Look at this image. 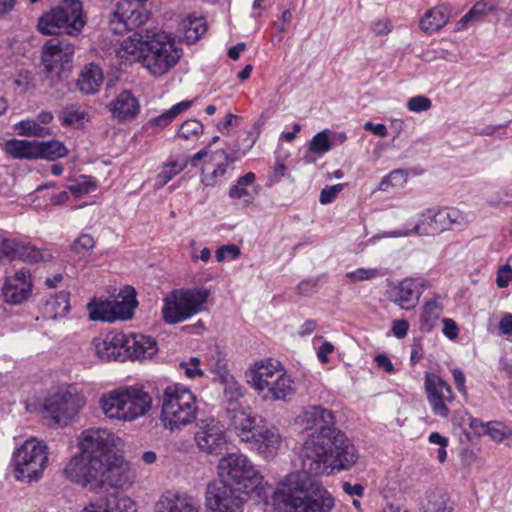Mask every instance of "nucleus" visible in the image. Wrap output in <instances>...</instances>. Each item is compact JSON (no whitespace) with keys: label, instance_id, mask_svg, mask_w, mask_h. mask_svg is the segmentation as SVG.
<instances>
[{"label":"nucleus","instance_id":"nucleus-25","mask_svg":"<svg viewBox=\"0 0 512 512\" xmlns=\"http://www.w3.org/2000/svg\"><path fill=\"white\" fill-rule=\"evenodd\" d=\"M98 512H137L135 503L126 496H120L118 490L98 491Z\"/></svg>","mask_w":512,"mask_h":512},{"label":"nucleus","instance_id":"nucleus-32","mask_svg":"<svg viewBox=\"0 0 512 512\" xmlns=\"http://www.w3.org/2000/svg\"><path fill=\"white\" fill-rule=\"evenodd\" d=\"M422 512L453 511L448 493L442 488L430 489L421 502Z\"/></svg>","mask_w":512,"mask_h":512},{"label":"nucleus","instance_id":"nucleus-7","mask_svg":"<svg viewBox=\"0 0 512 512\" xmlns=\"http://www.w3.org/2000/svg\"><path fill=\"white\" fill-rule=\"evenodd\" d=\"M79 454L71 458L64 468L71 482L93 491L96 487V430L87 429L79 438Z\"/></svg>","mask_w":512,"mask_h":512},{"label":"nucleus","instance_id":"nucleus-54","mask_svg":"<svg viewBox=\"0 0 512 512\" xmlns=\"http://www.w3.org/2000/svg\"><path fill=\"white\" fill-rule=\"evenodd\" d=\"M431 105V100L425 96H415L407 102V108L412 112L426 111L430 109Z\"/></svg>","mask_w":512,"mask_h":512},{"label":"nucleus","instance_id":"nucleus-63","mask_svg":"<svg viewBox=\"0 0 512 512\" xmlns=\"http://www.w3.org/2000/svg\"><path fill=\"white\" fill-rule=\"evenodd\" d=\"M342 489L349 496L362 497L364 495V487L359 483L351 484L350 482H344Z\"/></svg>","mask_w":512,"mask_h":512},{"label":"nucleus","instance_id":"nucleus-62","mask_svg":"<svg viewBox=\"0 0 512 512\" xmlns=\"http://www.w3.org/2000/svg\"><path fill=\"white\" fill-rule=\"evenodd\" d=\"M334 351V346L331 342H324L317 351V357L319 361L323 364H326L329 362L328 355L331 354Z\"/></svg>","mask_w":512,"mask_h":512},{"label":"nucleus","instance_id":"nucleus-33","mask_svg":"<svg viewBox=\"0 0 512 512\" xmlns=\"http://www.w3.org/2000/svg\"><path fill=\"white\" fill-rule=\"evenodd\" d=\"M69 310V292L67 291H60L55 295H51L44 305L46 316L54 319L64 317Z\"/></svg>","mask_w":512,"mask_h":512},{"label":"nucleus","instance_id":"nucleus-19","mask_svg":"<svg viewBox=\"0 0 512 512\" xmlns=\"http://www.w3.org/2000/svg\"><path fill=\"white\" fill-rule=\"evenodd\" d=\"M424 384L427 399L433 413L439 417L447 418L450 413L447 403H451L454 400L451 386L433 373L426 374Z\"/></svg>","mask_w":512,"mask_h":512},{"label":"nucleus","instance_id":"nucleus-52","mask_svg":"<svg viewBox=\"0 0 512 512\" xmlns=\"http://www.w3.org/2000/svg\"><path fill=\"white\" fill-rule=\"evenodd\" d=\"M380 275V270L376 268H358L355 271L349 272L347 277L351 281H364L375 278Z\"/></svg>","mask_w":512,"mask_h":512},{"label":"nucleus","instance_id":"nucleus-51","mask_svg":"<svg viewBox=\"0 0 512 512\" xmlns=\"http://www.w3.org/2000/svg\"><path fill=\"white\" fill-rule=\"evenodd\" d=\"M33 74L27 70L20 71L13 79V84L20 92H26L33 86Z\"/></svg>","mask_w":512,"mask_h":512},{"label":"nucleus","instance_id":"nucleus-36","mask_svg":"<svg viewBox=\"0 0 512 512\" xmlns=\"http://www.w3.org/2000/svg\"><path fill=\"white\" fill-rule=\"evenodd\" d=\"M440 297L436 296L428 300L423 307L422 321L427 332L431 331L438 323L442 314L443 307L439 301Z\"/></svg>","mask_w":512,"mask_h":512},{"label":"nucleus","instance_id":"nucleus-11","mask_svg":"<svg viewBox=\"0 0 512 512\" xmlns=\"http://www.w3.org/2000/svg\"><path fill=\"white\" fill-rule=\"evenodd\" d=\"M48 464V447L37 439L26 440L12 456L14 476L19 481H38Z\"/></svg>","mask_w":512,"mask_h":512},{"label":"nucleus","instance_id":"nucleus-48","mask_svg":"<svg viewBox=\"0 0 512 512\" xmlns=\"http://www.w3.org/2000/svg\"><path fill=\"white\" fill-rule=\"evenodd\" d=\"M19 243L20 241L7 238L3 234H0V260H16Z\"/></svg>","mask_w":512,"mask_h":512},{"label":"nucleus","instance_id":"nucleus-47","mask_svg":"<svg viewBox=\"0 0 512 512\" xmlns=\"http://www.w3.org/2000/svg\"><path fill=\"white\" fill-rule=\"evenodd\" d=\"M188 162L187 161H171L168 164H166L163 168V170L158 174L157 181L164 185L167 182H169L174 176L179 174L181 171H183Z\"/></svg>","mask_w":512,"mask_h":512},{"label":"nucleus","instance_id":"nucleus-42","mask_svg":"<svg viewBox=\"0 0 512 512\" xmlns=\"http://www.w3.org/2000/svg\"><path fill=\"white\" fill-rule=\"evenodd\" d=\"M120 439L107 429L98 427V455L102 453H119L116 449Z\"/></svg>","mask_w":512,"mask_h":512},{"label":"nucleus","instance_id":"nucleus-13","mask_svg":"<svg viewBox=\"0 0 512 512\" xmlns=\"http://www.w3.org/2000/svg\"><path fill=\"white\" fill-rule=\"evenodd\" d=\"M74 45L66 39L52 38L43 46L42 63L51 85L69 76Z\"/></svg>","mask_w":512,"mask_h":512},{"label":"nucleus","instance_id":"nucleus-5","mask_svg":"<svg viewBox=\"0 0 512 512\" xmlns=\"http://www.w3.org/2000/svg\"><path fill=\"white\" fill-rule=\"evenodd\" d=\"M229 426L239 436L241 441L250 443L251 448L256 450L265 458L276 453L281 444V436L274 427H259L255 423V417L252 416L249 409L244 407L226 412Z\"/></svg>","mask_w":512,"mask_h":512},{"label":"nucleus","instance_id":"nucleus-34","mask_svg":"<svg viewBox=\"0 0 512 512\" xmlns=\"http://www.w3.org/2000/svg\"><path fill=\"white\" fill-rule=\"evenodd\" d=\"M207 31L204 17L190 15L183 21V39L187 44L196 43Z\"/></svg>","mask_w":512,"mask_h":512},{"label":"nucleus","instance_id":"nucleus-58","mask_svg":"<svg viewBox=\"0 0 512 512\" xmlns=\"http://www.w3.org/2000/svg\"><path fill=\"white\" fill-rule=\"evenodd\" d=\"M443 334L450 340H454L458 337V326L453 319L443 318Z\"/></svg>","mask_w":512,"mask_h":512},{"label":"nucleus","instance_id":"nucleus-29","mask_svg":"<svg viewBox=\"0 0 512 512\" xmlns=\"http://www.w3.org/2000/svg\"><path fill=\"white\" fill-rule=\"evenodd\" d=\"M2 150L15 159H37V141H28L20 139L2 140L0 142Z\"/></svg>","mask_w":512,"mask_h":512},{"label":"nucleus","instance_id":"nucleus-24","mask_svg":"<svg viewBox=\"0 0 512 512\" xmlns=\"http://www.w3.org/2000/svg\"><path fill=\"white\" fill-rule=\"evenodd\" d=\"M146 34L136 31L132 36L123 40L116 48L115 55L121 65H131L144 58V42Z\"/></svg>","mask_w":512,"mask_h":512},{"label":"nucleus","instance_id":"nucleus-43","mask_svg":"<svg viewBox=\"0 0 512 512\" xmlns=\"http://www.w3.org/2000/svg\"><path fill=\"white\" fill-rule=\"evenodd\" d=\"M204 132L203 124L197 119H189L184 121L178 131L177 136L184 140L198 139Z\"/></svg>","mask_w":512,"mask_h":512},{"label":"nucleus","instance_id":"nucleus-1","mask_svg":"<svg viewBox=\"0 0 512 512\" xmlns=\"http://www.w3.org/2000/svg\"><path fill=\"white\" fill-rule=\"evenodd\" d=\"M301 418L307 429L314 430L300 452L302 470L286 475L272 499L282 512H332L334 496L314 477L350 470L359 454L354 443L335 427L331 410L309 406Z\"/></svg>","mask_w":512,"mask_h":512},{"label":"nucleus","instance_id":"nucleus-8","mask_svg":"<svg viewBox=\"0 0 512 512\" xmlns=\"http://www.w3.org/2000/svg\"><path fill=\"white\" fill-rule=\"evenodd\" d=\"M210 291L206 288L173 290L165 299L162 317L166 324L174 325L200 313L208 300Z\"/></svg>","mask_w":512,"mask_h":512},{"label":"nucleus","instance_id":"nucleus-12","mask_svg":"<svg viewBox=\"0 0 512 512\" xmlns=\"http://www.w3.org/2000/svg\"><path fill=\"white\" fill-rule=\"evenodd\" d=\"M85 25L82 3L79 0H66L39 18L38 29L45 35L57 34L63 30L68 35H77Z\"/></svg>","mask_w":512,"mask_h":512},{"label":"nucleus","instance_id":"nucleus-59","mask_svg":"<svg viewBox=\"0 0 512 512\" xmlns=\"http://www.w3.org/2000/svg\"><path fill=\"white\" fill-rule=\"evenodd\" d=\"M409 330V322L405 319L401 320H394L392 324V332L393 335L398 338L402 339L407 335V332Z\"/></svg>","mask_w":512,"mask_h":512},{"label":"nucleus","instance_id":"nucleus-26","mask_svg":"<svg viewBox=\"0 0 512 512\" xmlns=\"http://www.w3.org/2000/svg\"><path fill=\"white\" fill-rule=\"evenodd\" d=\"M453 9L450 4L443 3L428 10L420 20V28L423 32L431 34L444 27L450 17Z\"/></svg>","mask_w":512,"mask_h":512},{"label":"nucleus","instance_id":"nucleus-16","mask_svg":"<svg viewBox=\"0 0 512 512\" xmlns=\"http://www.w3.org/2000/svg\"><path fill=\"white\" fill-rule=\"evenodd\" d=\"M83 405L81 396L61 388L45 400L43 408L55 424L67 425Z\"/></svg>","mask_w":512,"mask_h":512},{"label":"nucleus","instance_id":"nucleus-55","mask_svg":"<svg viewBox=\"0 0 512 512\" xmlns=\"http://www.w3.org/2000/svg\"><path fill=\"white\" fill-rule=\"evenodd\" d=\"M239 255H240V249L238 246H236L234 244L222 246V247L218 248L215 253V257L218 262H223L228 257L231 259H236L239 257Z\"/></svg>","mask_w":512,"mask_h":512},{"label":"nucleus","instance_id":"nucleus-64","mask_svg":"<svg viewBox=\"0 0 512 512\" xmlns=\"http://www.w3.org/2000/svg\"><path fill=\"white\" fill-rule=\"evenodd\" d=\"M500 334L511 336L512 335V314L506 313L499 322Z\"/></svg>","mask_w":512,"mask_h":512},{"label":"nucleus","instance_id":"nucleus-37","mask_svg":"<svg viewBox=\"0 0 512 512\" xmlns=\"http://www.w3.org/2000/svg\"><path fill=\"white\" fill-rule=\"evenodd\" d=\"M77 89L83 94H93L96 87V64L85 65L76 81Z\"/></svg>","mask_w":512,"mask_h":512},{"label":"nucleus","instance_id":"nucleus-9","mask_svg":"<svg viewBox=\"0 0 512 512\" xmlns=\"http://www.w3.org/2000/svg\"><path fill=\"white\" fill-rule=\"evenodd\" d=\"M467 225L463 213L456 208H429L420 214L411 230H394L387 232V237H404L410 233L418 235H435L446 230L461 229Z\"/></svg>","mask_w":512,"mask_h":512},{"label":"nucleus","instance_id":"nucleus-53","mask_svg":"<svg viewBox=\"0 0 512 512\" xmlns=\"http://www.w3.org/2000/svg\"><path fill=\"white\" fill-rule=\"evenodd\" d=\"M342 189V184L325 186L320 192L319 202L323 205L332 203L336 199L338 193L342 191Z\"/></svg>","mask_w":512,"mask_h":512},{"label":"nucleus","instance_id":"nucleus-21","mask_svg":"<svg viewBox=\"0 0 512 512\" xmlns=\"http://www.w3.org/2000/svg\"><path fill=\"white\" fill-rule=\"evenodd\" d=\"M32 281L30 272L19 269L11 277H7L3 286V297L7 303L20 304L31 293Z\"/></svg>","mask_w":512,"mask_h":512},{"label":"nucleus","instance_id":"nucleus-3","mask_svg":"<svg viewBox=\"0 0 512 512\" xmlns=\"http://www.w3.org/2000/svg\"><path fill=\"white\" fill-rule=\"evenodd\" d=\"M152 396L143 385L123 386L100 399V405L107 418L132 422L145 416L152 408Z\"/></svg>","mask_w":512,"mask_h":512},{"label":"nucleus","instance_id":"nucleus-18","mask_svg":"<svg viewBox=\"0 0 512 512\" xmlns=\"http://www.w3.org/2000/svg\"><path fill=\"white\" fill-rule=\"evenodd\" d=\"M120 301H100L98 300V321L114 322L116 320H129L134 315V310L138 306L136 291L131 286H125L121 290Z\"/></svg>","mask_w":512,"mask_h":512},{"label":"nucleus","instance_id":"nucleus-15","mask_svg":"<svg viewBox=\"0 0 512 512\" xmlns=\"http://www.w3.org/2000/svg\"><path fill=\"white\" fill-rule=\"evenodd\" d=\"M98 491H104L107 485L117 490L130 482V467L120 453H102L98 455Z\"/></svg>","mask_w":512,"mask_h":512},{"label":"nucleus","instance_id":"nucleus-50","mask_svg":"<svg viewBox=\"0 0 512 512\" xmlns=\"http://www.w3.org/2000/svg\"><path fill=\"white\" fill-rule=\"evenodd\" d=\"M493 10V4L490 2L481 0L474 4L472 9L461 19V22H468L475 19L478 16L485 15L486 13Z\"/></svg>","mask_w":512,"mask_h":512},{"label":"nucleus","instance_id":"nucleus-46","mask_svg":"<svg viewBox=\"0 0 512 512\" xmlns=\"http://www.w3.org/2000/svg\"><path fill=\"white\" fill-rule=\"evenodd\" d=\"M85 119V113L76 104L66 106L61 112L60 120L64 126L81 124Z\"/></svg>","mask_w":512,"mask_h":512},{"label":"nucleus","instance_id":"nucleus-27","mask_svg":"<svg viewBox=\"0 0 512 512\" xmlns=\"http://www.w3.org/2000/svg\"><path fill=\"white\" fill-rule=\"evenodd\" d=\"M293 383L292 378L285 371L278 373V376L270 381L265 391L261 393V396L266 401H286L293 394Z\"/></svg>","mask_w":512,"mask_h":512},{"label":"nucleus","instance_id":"nucleus-57","mask_svg":"<svg viewBox=\"0 0 512 512\" xmlns=\"http://www.w3.org/2000/svg\"><path fill=\"white\" fill-rule=\"evenodd\" d=\"M68 188L73 195L80 197L94 190V185L86 180H81L69 185Z\"/></svg>","mask_w":512,"mask_h":512},{"label":"nucleus","instance_id":"nucleus-44","mask_svg":"<svg viewBox=\"0 0 512 512\" xmlns=\"http://www.w3.org/2000/svg\"><path fill=\"white\" fill-rule=\"evenodd\" d=\"M256 176L253 172H247L245 175L238 178L237 183L232 185L229 189L228 195L231 199H241L247 196V186L255 182Z\"/></svg>","mask_w":512,"mask_h":512},{"label":"nucleus","instance_id":"nucleus-23","mask_svg":"<svg viewBox=\"0 0 512 512\" xmlns=\"http://www.w3.org/2000/svg\"><path fill=\"white\" fill-rule=\"evenodd\" d=\"M107 108L117 121H132L140 112V103L131 91L123 90L107 105Z\"/></svg>","mask_w":512,"mask_h":512},{"label":"nucleus","instance_id":"nucleus-10","mask_svg":"<svg viewBox=\"0 0 512 512\" xmlns=\"http://www.w3.org/2000/svg\"><path fill=\"white\" fill-rule=\"evenodd\" d=\"M144 44L143 66L155 77L167 74L179 61L181 50L165 33L146 31Z\"/></svg>","mask_w":512,"mask_h":512},{"label":"nucleus","instance_id":"nucleus-14","mask_svg":"<svg viewBox=\"0 0 512 512\" xmlns=\"http://www.w3.org/2000/svg\"><path fill=\"white\" fill-rule=\"evenodd\" d=\"M150 17V12L139 3L120 0L109 14L108 30L115 35L139 29Z\"/></svg>","mask_w":512,"mask_h":512},{"label":"nucleus","instance_id":"nucleus-39","mask_svg":"<svg viewBox=\"0 0 512 512\" xmlns=\"http://www.w3.org/2000/svg\"><path fill=\"white\" fill-rule=\"evenodd\" d=\"M15 128L19 135L28 137L43 138L52 133L51 128L41 125L35 119L21 120L15 125Z\"/></svg>","mask_w":512,"mask_h":512},{"label":"nucleus","instance_id":"nucleus-49","mask_svg":"<svg viewBox=\"0 0 512 512\" xmlns=\"http://www.w3.org/2000/svg\"><path fill=\"white\" fill-rule=\"evenodd\" d=\"M485 435L496 442H502L506 437L512 435V428L502 422L491 421L486 423Z\"/></svg>","mask_w":512,"mask_h":512},{"label":"nucleus","instance_id":"nucleus-31","mask_svg":"<svg viewBox=\"0 0 512 512\" xmlns=\"http://www.w3.org/2000/svg\"><path fill=\"white\" fill-rule=\"evenodd\" d=\"M220 384L223 386V406L225 412H233L235 409L242 408L241 400L244 398L246 390L235 377Z\"/></svg>","mask_w":512,"mask_h":512},{"label":"nucleus","instance_id":"nucleus-56","mask_svg":"<svg viewBox=\"0 0 512 512\" xmlns=\"http://www.w3.org/2000/svg\"><path fill=\"white\" fill-rule=\"evenodd\" d=\"M512 281V268L509 264L502 265L496 278V284L499 288H505Z\"/></svg>","mask_w":512,"mask_h":512},{"label":"nucleus","instance_id":"nucleus-17","mask_svg":"<svg viewBox=\"0 0 512 512\" xmlns=\"http://www.w3.org/2000/svg\"><path fill=\"white\" fill-rule=\"evenodd\" d=\"M194 438L198 449L208 455L218 456L228 449L224 426L213 417L199 420Z\"/></svg>","mask_w":512,"mask_h":512},{"label":"nucleus","instance_id":"nucleus-61","mask_svg":"<svg viewBox=\"0 0 512 512\" xmlns=\"http://www.w3.org/2000/svg\"><path fill=\"white\" fill-rule=\"evenodd\" d=\"M452 376H453L457 390L461 394L466 395L467 394V390H466V386H465L466 378H465L464 372L461 369L456 368L452 371Z\"/></svg>","mask_w":512,"mask_h":512},{"label":"nucleus","instance_id":"nucleus-4","mask_svg":"<svg viewBox=\"0 0 512 512\" xmlns=\"http://www.w3.org/2000/svg\"><path fill=\"white\" fill-rule=\"evenodd\" d=\"M157 342L151 336L121 331H110L98 347V358L105 361H126L150 358L156 354Z\"/></svg>","mask_w":512,"mask_h":512},{"label":"nucleus","instance_id":"nucleus-38","mask_svg":"<svg viewBox=\"0 0 512 512\" xmlns=\"http://www.w3.org/2000/svg\"><path fill=\"white\" fill-rule=\"evenodd\" d=\"M52 258V254L48 250H41L29 243L20 242L18 247L17 259L25 262L36 263L46 261Z\"/></svg>","mask_w":512,"mask_h":512},{"label":"nucleus","instance_id":"nucleus-2","mask_svg":"<svg viewBox=\"0 0 512 512\" xmlns=\"http://www.w3.org/2000/svg\"><path fill=\"white\" fill-rule=\"evenodd\" d=\"M217 469L219 480L210 483L205 493L208 512H243V496L260 483L259 471L242 453L222 457Z\"/></svg>","mask_w":512,"mask_h":512},{"label":"nucleus","instance_id":"nucleus-45","mask_svg":"<svg viewBox=\"0 0 512 512\" xmlns=\"http://www.w3.org/2000/svg\"><path fill=\"white\" fill-rule=\"evenodd\" d=\"M95 239L93 233H81L80 236L74 240L71 245V251L78 255L79 257H83L94 249Z\"/></svg>","mask_w":512,"mask_h":512},{"label":"nucleus","instance_id":"nucleus-40","mask_svg":"<svg viewBox=\"0 0 512 512\" xmlns=\"http://www.w3.org/2000/svg\"><path fill=\"white\" fill-rule=\"evenodd\" d=\"M328 129L316 133L308 144V151L312 154L322 156L331 150L332 144L329 139Z\"/></svg>","mask_w":512,"mask_h":512},{"label":"nucleus","instance_id":"nucleus-60","mask_svg":"<svg viewBox=\"0 0 512 512\" xmlns=\"http://www.w3.org/2000/svg\"><path fill=\"white\" fill-rule=\"evenodd\" d=\"M174 118L170 115L168 110L161 115L154 117L148 121V126L150 127H158V128H164L168 126Z\"/></svg>","mask_w":512,"mask_h":512},{"label":"nucleus","instance_id":"nucleus-30","mask_svg":"<svg viewBox=\"0 0 512 512\" xmlns=\"http://www.w3.org/2000/svg\"><path fill=\"white\" fill-rule=\"evenodd\" d=\"M157 512H197V508L191 497L168 491L158 501Z\"/></svg>","mask_w":512,"mask_h":512},{"label":"nucleus","instance_id":"nucleus-28","mask_svg":"<svg viewBox=\"0 0 512 512\" xmlns=\"http://www.w3.org/2000/svg\"><path fill=\"white\" fill-rule=\"evenodd\" d=\"M253 143L250 144L245 150L241 151L240 149L233 147L232 153H228L225 150L221 149L216 152L225 160V163H219L215 167V169L208 175L202 177L201 181L205 186L213 187L217 183L218 178H222L226 175L229 164H233L235 161L240 159L242 156L246 154V152L252 147Z\"/></svg>","mask_w":512,"mask_h":512},{"label":"nucleus","instance_id":"nucleus-22","mask_svg":"<svg viewBox=\"0 0 512 512\" xmlns=\"http://www.w3.org/2000/svg\"><path fill=\"white\" fill-rule=\"evenodd\" d=\"M284 370L280 368L279 362L269 359L255 363L246 372L247 383L250 384L259 394L265 391L267 385L282 373Z\"/></svg>","mask_w":512,"mask_h":512},{"label":"nucleus","instance_id":"nucleus-6","mask_svg":"<svg viewBox=\"0 0 512 512\" xmlns=\"http://www.w3.org/2000/svg\"><path fill=\"white\" fill-rule=\"evenodd\" d=\"M198 412L195 395L181 384L167 386L162 395L160 419L165 428L174 430L193 422Z\"/></svg>","mask_w":512,"mask_h":512},{"label":"nucleus","instance_id":"nucleus-41","mask_svg":"<svg viewBox=\"0 0 512 512\" xmlns=\"http://www.w3.org/2000/svg\"><path fill=\"white\" fill-rule=\"evenodd\" d=\"M211 371L215 375L214 379L219 383L225 382L234 376L230 373L227 360L221 352H216L210 360Z\"/></svg>","mask_w":512,"mask_h":512},{"label":"nucleus","instance_id":"nucleus-20","mask_svg":"<svg viewBox=\"0 0 512 512\" xmlns=\"http://www.w3.org/2000/svg\"><path fill=\"white\" fill-rule=\"evenodd\" d=\"M429 282L422 277L405 278L390 291V299L405 310L414 308Z\"/></svg>","mask_w":512,"mask_h":512},{"label":"nucleus","instance_id":"nucleus-35","mask_svg":"<svg viewBox=\"0 0 512 512\" xmlns=\"http://www.w3.org/2000/svg\"><path fill=\"white\" fill-rule=\"evenodd\" d=\"M67 153V148L60 141H37V159L55 161L65 157Z\"/></svg>","mask_w":512,"mask_h":512}]
</instances>
